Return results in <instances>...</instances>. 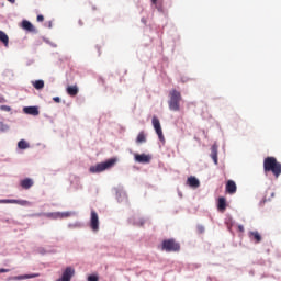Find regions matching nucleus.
I'll return each instance as SVG.
<instances>
[{
  "label": "nucleus",
  "instance_id": "1",
  "mask_svg": "<svg viewBox=\"0 0 281 281\" xmlns=\"http://www.w3.org/2000/svg\"><path fill=\"white\" fill-rule=\"evenodd\" d=\"M263 170L266 173L272 172L278 179L281 175V164L274 157H268L263 161Z\"/></svg>",
  "mask_w": 281,
  "mask_h": 281
},
{
  "label": "nucleus",
  "instance_id": "2",
  "mask_svg": "<svg viewBox=\"0 0 281 281\" xmlns=\"http://www.w3.org/2000/svg\"><path fill=\"white\" fill-rule=\"evenodd\" d=\"M181 101H182L181 93L176 89H172L169 92V101H168L169 109L173 112H179Z\"/></svg>",
  "mask_w": 281,
  "mask_h": 281
},
{
  "label": "nucleus",
  "instance_id": "3",
  "mask_svg": "<svg viewBox=\"0 0 281 281\" xmlns=\"http://www.w3.org/2000/svg\"><path fill=\"white\" fill-rule=\"evenodd\" d=\"M115 164H116V159L111 158V159L106 160L105 162H101V164H98L97 166L90 167L89 171L91 173H100L104 170L112 168Z\"/></svg>",
  "mask_w": 281,
  "mask_h": 281
},
{
  "label": "nucleus",
  "instance_id": "4",
  "mask_svg": "<svg viewBox=\"0 0 281 281\" xmlns=\"http://www.w3.org/2000/svg\"><path fill=\"white\" fill-rule=\"evenodd\" d=\"M161 249L167 252H176L180 250V245L175 239H166L162 241Z\"/></svg>",
  "mask_w": 281,
  "mask_h": 281
},
{
  "label": "nucleus",
  "instance_id": "5",
  "mask_svg": "<svg viewBox=\"0 0 281 281\" xmlns=\"http://www.w3.org/2000/svg\"><path fill=\"white\" fill-rule=\"evenodd\" d=\"M151 123H153L154 130L156 131V134L158 135L159 140L161 143H165V137L162 134L159 120L156 116H154Z\"/></svg>",
  "mask_w": 281,
  "mask_h": 281
},
{
  "label": "nucleus",
  "instance_id": "6",
  "mask_svg": "<svg viewBox=\"0 0 281 281\" xmlns=\"http://www.w3.org/2000/svg\"><path fill=\"white\" fill-rule=\"evenodd\" d=\"M90 227L93 232L99 231V217L94 211H91Z\"/></svg>",
  "mask_w": 281,
  "mask_h": 281
},
{
  "label": "nucleus",
  "instance_id": "7",
  "mask_svg": "<svg viewBox=\"0 0 281 281\" xmlns=\"http://www.w3.org/2000/svg\"><path fill=\"white\" fill-rule=\"evenodd\" d=\"M0 204H18L21 206L30 205V202L25 200H0Z\"/></svg>",
  "mask_w": 281,
  "mask_h": 281
},
{
  "label": "nucleus",
  "instance_id": "8",
  "mask_svg": "<svg viewBox=\"0 0 281 281\" xmlns=\"http://www.w3.org/2000/svg\"><path fill=\"white\" fill-rule=\"evenodd\" d=\"M75 270L70 267L66 268V270L63 272V276L60 279L56 281H70L71 277L74 276Z\"/></svg>",
  "mask_w": 281,
  "mask_h": 281
},
{
  "label": "nucleus",
  "instance_id": "9",
  "mask_svg": "<svg viewBox=\"0 0 281 281\" xmlns=\"http://www.w3.org/2000/svg\"><path fill=\"white\" fill-rule=\"evenodd\" d=\"M134 158H135V161L138 164H149L151 160V156L145 155V154H142V155L136 154Z\"/></svg>",
  "mask_w": 281,
  "mask_h": 281
},
{
  "label": "nucleus",
  "instance_id": "10",
  "mask_svg": "<svg viewBox=\"0 0 281 281\" xmlns=\"http://www.w3.org/2000/svg\"><path fill=\"white\" fill-rule=\"evenodd\" d=\"M237 191V187H236V183L232 180H229L227 183H226V192L228 194H235Z\"/></svg>",
  "mask_w": 281,
  "mask_h": 281
},
{
  "label": "nucleus",
  "instance_id": "11",
  "mask_svg": "<svg viewBox=\"0 0 281 281\" xmlns=\"http://www.w3.org/2000/svg\"><path fill=\"white\" fill-rule=\"evenodd\" d=\"M23 112L29 115L37 116L40 114L36 106H27L23 109Z\"/></svg>",
  "mask_w": 281,
  "mask_h": 281
},
{
  "label": "nucleus",
  "instance_id": "12",
  "mask_svg": "<svg viewBox=\"0 0 281 281\" xmlns=\"http://www.w3.org/2000/svg\"><path fill=\"white\" fill-rule=\"evenodd\" d=\"M22 27L27 32H35L36 29L34 27V24L27 20H23Z\"/></svg>",
  "mask_w": 281,
  "mask_h": 281
},
{
  "label": "nucleus",
  "instance_id": "13",
  "mask_svg": "<svg viewBox=\"0 0 281 281\" xmlns=\"http://www.w3.org/2000/svg\"><path fill=\"white\" fill-rule=\"evenodd\" d=\"M20 186L23 189L29 190L30 188H32L34 186V181L30 178H26L20 182Z\"/></svg>",
  "mask_w": 281,
  "mask_h": 281
},
{
  "label": "nucleus",
  "instance_id": "14",
  "mask_svg": "<svg viewBox=\"0 0 281 281\" xmlns=\"http://www.w3.org/2000/svg\"><path fill=\"white\" fill-rule=\"evenodd\" d=\"M66 92L70 97H76L79 92L78 86H68Z\"/></svg>",
  "mask_w": 281,
  "mask_h": 281
},
{
  "label": "nucleus",
  "instance_id": "15",
  "mask_svg": "<svg viewBox=\"0 0 281 281\" xmlns=\"http://www.w3.org/2000/svg\"><path fill=\"white\" fill-rule=\"evenodd\" d=\"M187 183L193 188V189H196L200 187V181L195 178V177H190L188 178L187 180Z\"/></svg>",
  "mask_w": 281,
  "mask_h": 281
},
{
  "label": "nucleus",
  "instance_id": "16",
  "mask_svg": "<svg viewBox=\"0 0 281 281\" xmlns=\"http://www.w3.org/2000/svg\"><path fill=\"white\" fill-rule=\"evenodd\" d=\"M37 277H40L38 273L24 274V276L14 277V280L21 281V280L34 279V278H37Z\"/></svg>",
  "mask_w": 281,
  "mask_h": 281
},
{
  "label": "nucleus",
  "instance_id": "17",
  "mask_svg": "<svg viewBox=\"0 0 281 281\" xmlns=\"http://www.w3.org/2000/svg\"><path fill=\"white\" fill-rule=\"evenodd\" d=\"M0 42L8 47V45L10 44V37H8V35L3 32L0 31Z\"/></svg>",
  "mask_w": 281,
  "mask_h": 281
},
{
  "label": "nucleus",
  "instance_id": "18",
  "mask_svg": "<svg viewBox=\"0 0 281 281\" xmlns=\"http://www.w3.org/2000/svg\"><path fill=\"white\" fill-rule=\"evenodd\" d=\"M147 142V135L145 134L144 131H142L136 138V144L140 145Z\"/></svg>",
  "mask_w": 281,
  "mask_h": 281
},
{
  "label": "nucleus",
  "instance_id": "19",
  "mask_svg": "<svg viewBox=\"0 0 281 281\" xmlns=\"http://www.w3.org/2000/svg\"><path fill=\"white\" fill-rule=\"evenodd\" d=\"M249 238L251 240H255L256 244H259L261 241V236L258 232H250L249 233Z\"/></svg>",
  "mask_w": 281,
  "mask_h": 281
},
{
  "label": "nucleus",
  "instance_id": "20",
  "mask_svg": "<svg viewBox=\"0 0 281 281\" xmlns=\"http://www.w3.org/2000/svg\"><path fill=\"white\" fill-rule=\"evenodd\" d=\"M217 209L220 212H224L226 210V200L224 198L218 199Z\"/></svg>",
  "mask_w": 281,
  "mask_h": 281
},
{
  "label": "nucleus",
  "instance_id": "21",
  "mask_svg": "<svg viewBox=\"0 0 281 281\" xmlns=\"http://www.w3.org/2000/svg\"><path fill=\"white\" fill-rule=\"evenodd\" d=\"M212 153H211V158L214 160V164L217 165L218 164V159H217V147L213 146L211 148Z\"/></svg>",
  "mask_w": 281,
  "mask_h": 281
},
{
  "label": "nucleus",
  "instance_id": "22",
  "mask_svg": "<svg viewBox=\"0 0 281 281\" xmlns=\"http://www.w3.org/2000/svg\"><path fill=\"white\" fill-rule=\"evenodd\" d=\"M33 87L36 90H41L44 88V81H42V79H38L37 81H33Z\"/></svg>",
  "mask_w": 281,
  "mask_h": 281
},
{
  "label": "nucleus",
  "instance_id": "23",
  "mask_svg": "<svg viewBox=\"0 0 281 281\" xmlns=\"http://www.w3.org/2000/svg\"><path fill=\"white\" fill-rule=\"evenodd\" d=\"M18 147H19L20 149H27V148H30V144H27V142H25L24 139H22V140H20V142L18 143Z\"/></svg>",
  "mask_w": 281,
  "mask_h": 281
},
{
  "label": "nucleus",
  "instance_id": "24",
  "mask_svg": "<svg viewBox=\"0 0 281 281\" xmlns=\"http://www.w3.org/2000/svg\"><path fill=\"white\" fill-rule=\"evenodd\" d=\"M45 216L48 217V218L58 220L59 218V212L47 213V214H45Z\"/></svg>",
  "mask_w": 281,
  "mask_h": 281
},
{
  "label": "nucleus",
  "instance_id": "25",
  "mask_svg": "<svg viewBox=\"0 0 281 281\" xmlns=\"http://www.w3.org/2000/svg\"><path fill=\"white\" fill-rule=\"evenodd\" d=\"M70 216H71L70 212H63V213L59 212V218H67V217H70Z\"/></svg>",
  "mask_w": 281,
  "mask_h": 281
},
{
  "label": "nucleus",
  "instance_id": "26",
  "mask_svg": "<svg viewBox=\"0 0 281 281\" xmlns=\"http://www.w3.org/2000/svg\"><path fill=\"white\" fill-rule=\"evenodd\" d=\"M0 110H1L2 112H11V111H12V108H10V106H8V105H1V106H0Z\"/></svg>",
  "mask_w": 281,
  "mask_h": 281
},
{
  "label": "nucleus",
  "instance_id": "27",
  "mask_svg": "<svg viewBox=\"0 0 281 281\" xmlns=\"http://www.w3.org/2000/svg\"><path fill=\"white\" fill-rule=\"evenodd\" d=\"M88 281H99V277H98V276H94V274L89 276V277H88Z\"/></svg>",
  "mask_w": 281,
  "mask_h": 281
},
{
  "label": "nucleus",
  "instance_id": "28",
  "mask_svg": "<svg viewBox=\"0 0 281 281\" xmlns=\"http://www.w3.org/2000/svg\"><path fill=\"white\" fill-rule=\"evenodd\" d=\"M36 21L42 23L44 21V15H37Z\"/></svg>",
  "mask_w": 281,
  "mask_h": 281
},
{
  "label": "nucleus",
  "instance_id": "29",
  "mask_svg": "<svg viewBox=\"0 0 281 281\" xmlns=\"http://www.w3.org/2000/svg\"><path fill=\"white\" fill-rule=\"evenodd\" d=\"M238 231H239L240 233H244V231H245V229H244V226H243V225H239V226H238Z\"/></svg>",
  "mask_w": 281,
  "mask_h": 281
},
{
  "label": "nucleus",
  "instance_id": "30",
  "mask_svg": "<svg viewBox=\"0 0 281 281\" xmlns=\"http://www.w3.org/2000/svg\"><path fill=\"white\" fill-rule=\"evenodd\" d=\"M198 231L202 234L204 232V227L203 226H199Z\"/></svg>",
  "mask_w": 281,
  "mask_h": 281
},
{
  "label": "nucleus",
  "instance_id": "31",
  "mask_svg": "<svg viewBox=\"0 0 281 281\" xmlns=\"http://www.w3.org/2000/svg\"><path fill=\"white\" fill-rule=\"evenodd\" d=\"M5 272H10L9 269H0V273H5Z\"/></svg>",
  "mask_w": 281,
  "mask_h": 281
},
{
  "label": "nucleus",
  "instance_id": "32",
  "mask_svg": "<svg viewBox=\"0 0 281 281\" xmlns=\"http://www.w3.org/2000/svg\"><path fill=\"white\" fill-rule=\"evenodd\" d=\"M1 131H5V130H8V126H5V125H3V123H1Z\"/></svg>",
  "mask_w": 281,
  "mask_h": 281
},
{
  "label": "nucleus",
  "instance_id": "33",
  "mask_svg": "<svg viewBox=\"0 0 281 281\" xmlns=\"http://www.w3.org/2000/svg\"><path fill=\"white\" fill-rule=\"evenodd\" d=\"M56 103H59L60 102V99L58 97L54 98L53 99Z\"/></svg>",
  "mask_w": 281,
  "mask_h": 281
},
{
  "label": "nucleus",
  "instance_id": "34",
  "mask_svg": "<svg viewBox=\"0 0 281 281\" xmlns=\"http://www.w3.org/2000/svg\"><path fill=\"white\" fill-rule=\"evenodd\" d=\"M0 103H5V99L0 97Z\"/></svg>",
  "mask_w": 281,
  "mask_h": 281
},
{
  "label": "nucleus",
  "instance_id": "35",
  "mask_svg": "<svg viewBox=\"0 0 281 281\" xmlns=\"http://www.w3.org/2000/svg\"><path fill=\"white\" fill-rule=\"evenodd\" d=\"M151 3H153L154 5H156V4H157V0H151Z\"/></svg>",
  "mask_w": 281,
  "mask_h": 281
}]
</instances>
